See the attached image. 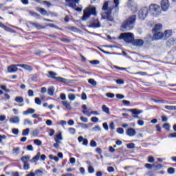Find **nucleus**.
Returning a JSON list of instances; mask_svg holds the SVG:
<instances>
[{
    "instance_id": "obj_1",
    "label": "nucleus",
    "mask_w": 176,
    "mask_h": 176,
    "mask_svg": "<svg viewBox=\"0 0 176 176\" xmlns=\"http://www.w3.org/2000/svg\"><path fill=\"white\" fill-rule=\"evenodd\" d=\"M135 23V15L131 16L124 21L121 26V30L123 32L130 31L134 28V24Z\"/></svg>"
},
{
    "instance_id": "obj_2",
    "label": "nucleus",
    "mask_w": 176,
    "mask_h": 176,
    "mask_svg": "<svg viewBox=\"0 0 176 176\" xmlns=\"http://www.w3.org/2000/svg\"><path fill=\"white\" fill-rule=\"evenodd\" d=\"M97 16V11L96 10V8L93 6H89L85 10H84V14L82 17V21H86L87 19L90 18V16Z\"/></svg>"
},
{
    "instance_id": "obj_3",
    "label": "nucleus",
    "mask_w": 176,
    "mask_h": 176,
    "mask_svg": "<svg viewBox=\"0 0 176 176\" xmlns=\"http://www.w3.org/2000/svg\"><path fill=\"white\" fill-rule=\"evenodd\" d=\"M120 39H124L126 43H133L134 41V34L133 33H122Z\"/></svg>"
},
{
    "instance_id": "obj_4",
    "label": "nucleus",
    "mask_w": 176,
    "mask_h": 176,
    "mask_svg": "<svg viewBox=\"0 0 176 176\" xmlns=\"http://www.w3.org/2000/svg\"><path fill=\"white\" fill-rule=\"evenodd\" d=\"M149 12V8L147 7H144L140 10L138 12V16L140 20H145L146 19V16H148V13Z\"/></svg>"
},
{
    "instance_id": "obj_5",
    "label": "nucleus",
    "mask_w": 176,
    "mask_h": 176,
    "mask_svg": "<svg viewBox=\"0 0 176 176\" xmlns=\"http://www.w3.org/2000/svg\"><path fill=\"white\" fill-rule=\"evenodd\" d=\"M161 9L164 12H167L170 9V1L168 0H162L161 1Z\"/></svg>"
},
{
    "instance_id": "obj_6",
    "label": "nucleus",
    "mask_w": 176,
    "mask_h": 176,
    "mask_svg": "<svg viewBox=\"0 0 176 176\" xmlns=\"http://www.w3.org/2000/svg\"><path fill=\"white\" fill-rule=\"evenodd\" d=\"M159 39H164V34L161 32H154V35L152 41H159Z\"/></svg>"
},
{
    "instance_id": "obj_7",
    "label": "nucleus",
    "mask_w": 176,
    "mask_h": 176,
    "mask_svg": "<svg viewBox=\"0 0 176 176\" xmlns=\"http://www.w3.org/2000/svg\"><path fill=\"white\" fill-rule=\"evenodd\" d=\"M151 10H153V14H155V16H159L162 13V8H160V6L157 5H153L151 7Z\"/></svg>"
},
{
    "instance_id": "obj_8",
    "label": "nucleus",
    "mask_w": 176,
    "mask_h": 176,
    "mask_svg": "<svg viewBox=\"0 0 176 176\" xmlns=\"http://www.w3.org/2000/svg\"><path fill=\"white\" fill-rule=\"evenodd\" d=\"M102 17L108 21H113V18H112V16H111V12H103L102 14Z\"/></svg>"
},
{
    "instance_id": "obj_9",
    "label": "nucleus",
    "mask_w": 176,
    "mask_h": 176,
    "mask_svg": "<svg viewBox=\"0 0 176 176\" xmlns=\"http://www.w3.org/2000/svg\"><path fill=\"white\" fill-rule=\"evenodd\" d=\"M132 45L133 46H138V47H141V46L144 45V40L142 39H133L132 42Z\"/></svg>"
},
{
    "instance_id": "obj_10",
    "label": "nucleus",
    "mask_w": 176,
    "mask_h": 176,
    "mask_svg": "<svg viewBox=\"0 0 176 176\" xmlns=\"http://www.w3.org/2000/svg\"><path fill=\"white\" fill-rule=\"evenodd\" d=\"M126 134L128 135L129 137H134V135L137 134V132L135 131V129L129 128L126 130Z\"/></svg>"
},
{
    "instance_id": "obj_11",
    "label": "nucleus",
    "mask_w": 176,
    "mask_h": 176,
    "mask_svg": "<svg viewBox=\"0 0 176 176\" xmlns=\"http://www.w3.org/2000/svg\"><path fill=\"white\" fill-rule=\"evenodd\" d=\"M8 72L11 74H14V72H17V65H12L8 67Z\"/></svg>"
},
{
    "instance_id": "obj_12",
    "label": "nucleus",
    "mask_w": 176,
    "mask_h": 176,
    "mask_svg": "<svg viewBox=\"0 0 176 176\" xmlns=\"http://www.w3.org/2000/svg\"><path fill=\"white\" fill-rule=\"evenodd\" d=\"M80 0H70L67 3L70 8L75 9L76 8V3H79Z\"/></svg>"
},
{
    "instance_id": "obj_13",
    "label": "nucleus",
    "mask_w": 176,
    "mask_h": 176,
    "mask_svg": "<svg viewBox=\"0 0 176 176\" xmlns=\"http://www.w3.org/2000/svg\"><path fill=\"white\" fill-rule=\"evenodd\" d=\"M55 142H61L63 141V134L61 132H58L54 137Z\"/></svg>"
},
{
    "instance_id": "obj_14",
    "label": "nucleus",
    "mask_w": 176,
    "mask_h": 176,
    "mask_svg": "<svg viewBox=\"0 0 176 176\" xmlns=\"http://www.w3.org/2000/svg\"><path fill=\"white\" fill-rule=\"evenodd\" d=\"M130 111L132 112V115L133 118H138L137 115H140V113H142V110H138L137 109H131Z\"/></svg>"
},
{
    "instance_id": "obj_15",
    "label": "nucleus",
    "mask_w": 176,
    "mask_h": 176,
    "mask_svg": "<svg viewBox=\"0 0 176 176\" xmlns=\"http://www.w3.org/2000/svg\"><path fill=\"white\" fill-rule=\"evenodd\" d=\"M163 28V25L160 24V23H157L156 25H155L153 31V32H160V30H162Z\"/></svg>"
},
{
    "instance_id": "obj_16",
    "label": "nucleus",
    "mask_w": 176,
    "mask_h": 176,
    "mask_svg": "<svg viewBox=\"0 0 176 176\" xmlns=\"http://www.w3.org/2000/svg\"><path fill=\"white\" fill-rule=\"evenodd\" d=\"M30 24H31V25H32L33 27H35V28H36L37 30H43V28H45V27L42 26L41 24L38 23H34V22H29Z\"/></svg>"
},
{
    "instance_id": "obj_17",
    "label": "nucleus",
    "mask_w": 176,
    "mask_h": 176,
    "mask_svg": "<svg viewBox=\"0 0 176 176\" xmlns=\"http://www.w3.org/2000/svg\"><path fill=\"white\" fill-rule=\"evenodd\" d=\"M113 5L112 7H109V10H112V9H118L119 8V3L120 2V0H113Z\"/></svg>"
},
{
    "instance_id": "obj_18",
    "label": "nucleus",
    "mask_w": 176,
    "mask_h": 176,
    "mask_svg": "<svg viewBox=\"0 0 176 176\" xmlns=\"http://www.w3.org/2000/svg\"><path fill=\"white\" fill-rule=\"evenodd\" d=\"M10 123L19 124L20 123V118L19 117H13L10 118Z\"/></svg>"
},
{
    "instance_id": "obj_19",
    "label": "nucleus",
    "mask_w": 176,
    "mask_h": 176,
    "mask_svg": "<svg viewBox=\"0 0 176 176\" xmlns=\"http://www.w3.org/2000/svg\"><path fill=\"white\" fill-rule=\"evenodd\" d=\"M91 27H92L93 28H98L99 27H100V21L98 19H95L91 23Z\"/></svg>"
},
{
    "instance_id": "obj_20",
    "label": "nucleus",
    "mask_w": 176,
    "mask_h": 176,
    "mask_svg": "<svg viewBox=\"0 0 176 176\" xmlns=\"http://www.w3.org/2000/svg\"><path fill=\"white\" fill-rule=\"evenodd\" d=\"M39 157H41V152H38L31 160L32 163H36L39 160Z\"/></svg>"
},
{
    "instance_id": "obj_21",
    "label": "nucleus",
    "mask_w": 176,
    "mask_h": 176,
    "mask_svg": "<svg viewBox=\"0 0 176 176\" xmlns=\"http://www.w3.org/2000/svg\"><path fill=\"white\" fill-rule=\"evenodd\" d=\"M32 113H35V109L29 108L28 109V111H23V115H32Z\"/></svg>"
},
{
    "instance_id": "obj_22",
    "label": "nucleus",
    "mask_w": 176,
    "mask_h": 176,
    "mask_svg": "<svg viewBox=\"0 0 176 176\" xmlns=\"http://www.w3.org/2000/svg\"><path fill=\"white\" fill-rule=\"evenodd\" d=\"M173 32L171 30H166L164 33V39H167L168 38H170Z\"/></svg>"
},
{
    "instance_id": "obj_23",
    "label": "nucleus",
    "mask_w": 176,
    "mask_h": 176,
    "mask_svg": "<svg viewBox=\"0 0 176 176\" xmlns=\"http://www.w3.org/2000/svg\"><path fill=\"white\" fill-rule=\"evenodd\" d=\"M30 159H31V156L30 155H25L23 156L21 158V162H23V164L28 163V160H30Z\"/></svg>"
},
{
    "instance_id": "obj_24",
    "label": "nucleus",
    "mask_w": 176,
    "mask_h": 176,
    "mask_svg": "<svg viewBox=\"0 0 176 176\" xmlns=\"http://www.w3.org/2000/svg\"><path fill=\"white\" fill-rule=\"evenodd\" d=\"M127 6L129 8H133V9H135V10H137V8H135V6H134V1H133V0L128 1Z\"/></svg>"
},
{
    "instance_id": "obj_25",
    "label": "nucleus",
    "mask_w": 176,
    "mask_h": 176,
    "mask_svg": "<svg viewBox=\"0 0 176 176\" xmlns=\"http://www.w3.org/2000/svg\"><path fill=\"white\" fill-rule=\"evenodd\" d=\"M38 10L39 13L43 14V16H49V12H47V11H46V10H45L44 8H38Z\"/></svg>"
},
{
    "instance_id": "obj_26",
    "label": "nucleus",
    "mask_w": 176,
    "mask_h": 176,
    "mask_svg": "<svg viewBox=\"0 0 176 176\" xmlns=\"http://www.w3.org/2000/svg\"><path fill=\"white\" fill-rule=\"evenodd\" d=\"M78 126H80V127H81V129H82L83 130H87L89 129V124H87L85 123H80L78 122Z\"/></svg>"
},
{
    "instance_id": "obj_27",
    "label": "nucleus",
    "mask_w": 176,
    "mask_h": 176,
    "mask_svg": "<svg viewBox=\"0 0 176 176\" xmlns=\"http://www.w3.org/2000/svg\"><path fill=\"white\" fill-rule=\"evenodd\" d=\"M82 113L86 116H91V109H87L82 111Z\"/></svg>"
},
{
    "instance_id": "obj_28",
    "label": "nucleus",
    "mask_w": 176,
    "mask_h": 176,
    "mask_svg": "<svg viewBox=\"0 0 176 176\" xmlns=\"http://www.w3.org/2000/svg\"><path fill=\"white\" fill-rule=\"evenodd\" d=\"M102 109L103 112H104L107 115H110L111 114V112L109 111V108H108L105 104H104L102 107Z\"/></svg>"
},
{
    "instance_id": "obj_29",
    "label": "nucleus",
    "mask_w": 176,
    "mask_h": 176,
    "mask_svg": "<svg viewBox=\"0 0 176 176\" xmlns=\"http://www.w3.org/2000/svg\"><path fill=\"white\" fill-rule=\"evenodd\" d=\"M55 80H57L58 82H61V83H67V79H65L63 77H56V78H55Z\"/></svg>"
},
{
    "instance_id": "obj_30",
    "label": "nucleus",
    "mask_w": 176,
    "mask_h": 176,
    "mask_svg": "<svg viewBox=\"0 0 176 176\" xmlns=\"http://www.w3.org/2000/svg\"><path fill=\"white\" fill-rule=\"evenodd\" d=\"M49 76L48 78H52V79H56V76H57V74L54 72H48Z\"/></svg>"
},
{
    "instance_id": "obj_31",
    "label": "nucleus",
    "mask_w": 176,
    "mask_h": 176,
    "mask_svg": "<svg viewBox=\"0 0 176 176\" xmlns=\"http://www.w3.org/2000/svg\"><path fill=\"white\" fill-rule=\"evenodd\" d=\"M14 101H16V102L21 104V102H24V99L21 96H16L14 99Z\"/></svg>"
},
{
    "instance_id": "obj_32",
    "label": "nucleus",
    "mask_w": 176,
    "mask_h": 176,
    "mask_svg": "<svg viewBox=\"0 0 176 176\" xmlns=\"http://www.w3.org/2000/svg\"><path fill=\"white\" fill-rule=\"evenodd\" d=\"M47 93L49 96H53L54 94V87H49Z\"/></svg>"
},
{
    "instance_id": "obj_33",
    "label": "nucleus",
    "mask_w": 176,
    "mask_h": 176,
    "mask_svg": "<svg viewBox=\"0 0 176 176\" xmlns=\"http://www.w3.org/2000/svg\"><path fill=\"white\" fill-rule=\"evenodd\" d=\"M22 68H23V69H25L26 71H32V67H31L28 65H23Z\"/></svg>"
},
{
    "instance_id": "obj_34",
    "label": "nucleus",
    "mask_w": 176,
    "mask_h": 176,
    "mask_svg": "<svg viewBox=\"0 0 176 176\" xmlns=\"http://www.w3.org/2000/svg\"><path fill=\"white\" fill-rule=\"evenodd\" d=\"M12 153L13 155H19V153H20V148L19 147L14 148L12 149Z\"/></svg>"
},
{
    "instance_id": "obj_35",
    "label": "nucleus",
    "mask_w": 176,
    "mask_h": 176,
    "mask_svg": "<svg viewBox=\"0 0 176 176\" xmlns=\"http://www.w3.org/2000/svg\"><path fill=\"white\" fill-rule=\"evenodd\" d=\"M68 131L69 134H72V135H75V134H76V129L74 128H69Z\"/></svg>"
},
{
    "instance_id": "obj_36",
    "label": "nucleus",
    "mask_w": 176,
    "mask_h": 176,
    "mask_svg": "<svg viewBox=\"0 0 176 176\" xmlns=\"http://www.w3.org/2000/svg\"><path fill=\"white\" fill-rule=\"evenodd\" d=\"M34 144H35V145H37V146H42V141L38 139L34 140Z\"/></svg>"
},
{
    "instance_id": "obj_37",
    "label": "nucleus",
    "mask_w": 176,
    "mask_h": 176,
    "mask_svg": "<svg viewBox=\"0 0 176 176\" xmlns=\"http://www.w3.org/2000/svg\"><path fill=\"white\" fill-rule=\"evenodd\" d=\"M23 124H24V126H27L28 124L29 126H32V122L29 119H25Z\"/></svg>"
},
{
    "instance_id": "obj_38",
    "label": "nucleus",
    "mask_w": 176,
    "mask_h": 176,
    "mask_svg": "<svg viewBox=\"0 0 176 176\" xmlns=\"http://www.w3.org/2000/svg\"><path fill=\"white\" fill-rule=\"evenodd\" d=\"M63 105L67 108V109H71V104L68 103L67 101L62 102Z\"/></svg>"
},
{
    "instance_id": "obj_39",
    "label": "nucleus",
    "mask_w": 176,
    "mask_h": 176,
    "mask_svg": "<svg viewBox=\"0 0 176 176\" xmlns=\"http://www.w3.org/2000/svg\"><path fill=\"white\" fill-rule=\"evenodd\" d=\"M68 98L70 101H74L76 98V96H75V94H69L68 95Z\"/></svg>"
},
{
    "instance_id": "obj_40",
    "label": "nucleus",
    "mask_w": 176,
    "mask_h": 176,
    "mask_svg": "<svg viewBox=\"0 0 176 176\" xmlns=\"http://www.w3.org/2000/svg\"><path fill=\"white\" fill-rule=\"evenodd\" d=\"M88 82L90 83V85H92V86H97V82H96V80H94L93 78L89 79Z\"/></svg>"
},
{
    "instance_id": "obj_41",
    "label": "nucleus",
    "mask_w": 176,
    "mask_h": 176,
    "mask_svg": "<svg viewBox=\"0 0 176 176\" xmlns=\"http://www.w3.org/2000/svg\"><path fill=\"white\" fill-rule=\"evenodd\" d=\"M108 5L109 2H105L102 6V10H107L108 9H109V8H111V6L109 7Z\"/></svg>"
},
{
    "instance_id": "obj_42",
    "label": "nucleus",
    "mask_w": 176,
    "mask_h": 176,
    "mask_svg": "<svg viewBox=\"0 0 176 176\" xmlns=\"http://www.w3.org/2000/svg\"><path fill=\"white\" fill-rule=\"evenodd\" d=\"M80 120H81L82 123H87L89 122V119L83 116L80 117Z\"/></svg>"
},
{
    "instance_id": "obj_43",
    "label": "nucleus",
    "mask_w": 176,
    "mask_h": 176,
    "mask_svg": "<svg viewBox=\"0 0 176 176\" xmlns=\"http://www.w3.org/2000/svg\"><path fill=\"white\" fill-rule=\"evenodd\" d=\"M165 109H168V111H175V106H165Z\"/></svg>"
},
{
    "instance_id": "obj_44",
    "label": "nucleus",
    "mask_w": 176,
    "mask_h": 176,
    "mask_svg": "<svg viewBox=\"0 0 176 176\" xmlns=\"http://www.w3.org/2000/svg\"><path fill=\"white\" fill-rule=\"evenodd\" d=\"M34 101L35 104L37 105H42V100H41L39 98H35Z\"/></svg>"
},
{
    "instance_id": "obj_45",
    "label": "nucleus",
    "mask_w": 176,
    "mask_h": 176,
    "mask_svg": "<svg viewBox=\"0 0 176 176\" xmlns=\"http://www.w3.org/2000/svg\"><path fill=\"white\" fill-rule=\"evenodd\" d=\"M30 134V129H26L23 131L22 135H28Z\"/></svg>"
},
{
    "instance_id": "obj_46",
    "label": "nucleus",
    "mask_w": 176,
    "mask_h": 176,
    "mask_svg": "<svg viewBox=\"0 0 176 176\" xmlns=\"http://www.w3.org/2000/svg\"><path fill=\"white\" fill-rule=\"evenodd\" d=\"M168 174H175V168H168Z\"/></svg>"
},
{
    "instance_id": "obj_47",
    "label": "nucleus",
    "mask_w": 176,
    "mask_h": 176,
    "mask_svg": "<svg viewBox=\"0 0 176 176\" xmlns=\"http://www.w3.org/2000/svg\"><path fill=\"white\" fill-rule=\"evenodd\" d=\"M0 88L2 90H4V91H6V93H9V91H10V89H8V88L6 87V85H0Z\"/></svg>"
},
{
    "instance_id": "obj_48",
    "label": "nucleus",
    "mask_w": 176,
    "mask_h": 176,
    "mask_svg": "<svg viewBox=\"0 0 176 176\" xmlns=\"http://www.w3.org/2000/svg\"><path fill=\"white\" fill-rule=\"evenodd\" d=\"M116 131L118 133V134H124V130L123 128H117Z\"/></svg>"
},
{
    "instance_id": "obj_49",
    "label": "nucleus",
    "mask_w": 176,
    "mask_h": 176,
    "mask_svg": "<svg viewBox=\"0 0 176 176\" xmlns=\"http://www.w3.org/2000/svg\"><path fill=\"white\" fill-rule=\"evenodd\" d=\"M0 27L1 28H4L6 30V31H10V28H9L8 26L3 25V23H0Z\"/></svg>"
},
{
    "instance_id": "obj_50",
    "label": "nucleus",
    "mask_w": 176,
    "mask_h": 176,
    "mask_svg": "<svg viewBox=\"0 0 176 176\" xmlns=\"http://www.w3.org/2000/svg\"><path fill=\"white\" fill-rule=\"evenodd\" d=\"M38 135H39V131L38 129L33 130L32 135L34 137H38Z\"/></svg>"
},
{
    "instance_id": "obj_51",
    "label": "nucleus",
    "mask_w": 176,
    "mask_h": 176,
    "mask_svg": "<svg viewBox=\"0 0 176 176\" xmlns=\"http://www.w3.org/2000/svg\"><path fill=\"white\" fill-rule=\"evenodd\" d=\"M88 173H89L90 174H93L94 173V168L91 166H89L88 167Z\"/></svg>"
},
{
    "instance_id": "obj_52",
    "label": "nucleus",
    "mask_w": 176,
    "mask_h": 176,
    "mask_svg": "<svg viewBox=\"0 0 176 176\" xmlns=\"http://www.w3.org/2000/svg\"><path fill=\"white\" fill-rule=\"evenodd\" d=\"M41 3H43V5H45L48 8H50V6H52V3H50V2H48V1H41Z\"/></svg>"
},
{
    "instance_id": "obj_53",
    "label": "nucleus",
    "mask_w": 176,
    "mask_h": 176,
    "mask_svg": "<svg viewBox=\"0 0 176 176\" xmlns=\"http://www.w3.org/2000/svg\"><path fill=\"white\" fill-rule=\"evenodd\" d=\"M43 174V172H42V170H36L35 171V173H34V175H38V176H41Z\"/></svg>"
},
{
    "instance_id": "obj_54",
    "label": "nucleus",
    "mask_w": 176,
    "mask_h": 176,
    "mask_svg": "<svg viewBox=\"0 0 176 176\" xmlns=\"http://www.w3.org/2000/svg\"><path fill=\"white\" fill-rule=\"evenodd\" d=\"M12 133L13 134H14L15 135H19V129H16V128H14L12 129Z\"/></svg>"
},
{
    "instance_id": "obj_55",
    "label": "nucleus",
    "mask_w": 176,
    "mask_h": 176,
    "mask_svg": "<svg viewBox=\"0 0 176 176\" xmlns=\"http://www.w3.org/2000/svg\"><path fill=\"white\" fill-rule=\"evenodd\" d=\"M90 146H92V148H96L97 146V142L94 140H91L90 142Z\"/></svg>"
},
{
    "instance_id": "obj_56",
    "label": "nucleus",
    "mask_w": 176,
    "mask_h": 176,
    "mask_svg": "<svg viewBox=\"0 0 176 176\" xmlns=\"http://www.w3.org/2000/svg\"><path fill=\"white\" fill-rule=\"evenodd\" d=\"M148 163H154L155 162V157H153V156L148 157Z\"/></svg>"
},
{
    "instance_id": "obj_57",
    "label": "nucleus",
    "mask_w": 176,
    "mask_h": 176,
    "mask_svg": "<svg viewBox=\"0 0 176 176\" xmlns=\"http://www.w3.org/2000/svg\"><path fill=\"white\" fill-rule=\"evenodd\" d=\"M106 96L108 97L109 98H113L115 97V94L112 93H107Z\"/></svg>"
},
{
    "instance_id": "obj_58",
    "label": "nucleus",
    "mask_w": 176,
    "mask_h": 176,
    "mask_svg": "<svg viewBox=\"0 0 176 176\" xmlns=\"http://www.w3.org/2000/svg\"><path fill=\"white\" fill-rule=\"evenodd\" d=\"M94 131H101V127H100L98 125H96L93 128Z\"/></svg>"
},
{
    "instance_id": "obj_59",
    "label": "nucleus",
    "mask_w": 176,
    "mask_h": 176,
    "mask_svg": "<svg viewBox=\"0 0 176 176\" xmlns=\"http://www.w3.org/2000/svg\"><path fill=\"white\" fill-rule=\"evenodd\" d=\"M23 169L25 170H30V164L28 163L23 164Z\"/></svg>"
},
{
    "instance_id": "obj_60",
    "label": "nucleus",
    "mask_w": 176,
    "mask_h": 176,
    "mask_svg": "<svg viewBox=\"0 0 176 176\" xmlns=\"http://www.w3.org/2000/svg\"><path fill=\"white\" fill-rule=\"evenodd\" d=\"M91 121L93 122V123H97V122H98V118L97 117H92L91 118Z\"/></svg>"
},
{
    "instance_id": "obj_61",
    "label": "nucleus",
    "mask_w": 176,
    "mask_h": 176,
    "mask_svg": "<svg viewBox=\"0 0 176 176\" xmlns=\"http://www.w3.org/2000/svg\"><path fill=\"white\" fill-rule=\"evenodd\" d=\"M116 83H118V85H124V80L122 79H118L116 80Z\"/></svg>"
},
{
    "instance_id": "obj_62",
    "label": "nucleus",
    "mask_w": 176,
    "mask_h": 176,
    "mask_svg": "<svg viewBox=\"0 0 176 176\" xmlns=\"http://www.w3.org/2000/svg\"><path fill=\"white\" fill-rule=\"evenodd\" d=\"M28 94L29 97H34V91L32 89L28 90Z\"/></svg>"
},
{
    "instance_id": "obj_63",
    "label": "nucleus",
    "mask_w": 176,
    "mask_h": 176,
    "mask_svg": "<svg viewBox=\"0 0 176 176\" xmlns=\"http://www.w3.org/2000/svg\"><path fill=\"white\" fill-rule=\"evenodd\" d=\"M56 133V131L54 129H50V137H53L54 134Z\"/></svg>"
},
{
    "instance_id": "obj_64",
    "label": "nucleus",
    "mask_w": 176,
    "mask_h": 176,
    "mask_svg": "<svg viewBox=\"0 0 176 176\" xmlns=\"http://www.w3.org/2000/svg\"><path fill=\"white\" fill-rule=\"evenodd\" d=\"M60 98L63 100L65 101L67 100V96H65V94H60Z\"/></svg>"
}]
</instances>
